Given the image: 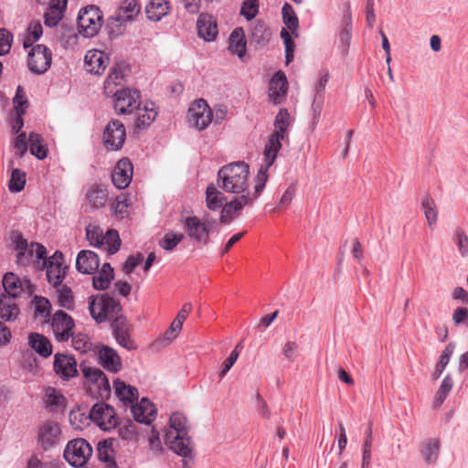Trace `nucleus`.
Here are the masks:
<instances>
[{"mask_svg":"<svg viewBox=\"0 0 468 468\" xmlns=\"http://www.w3.org/2000/svg\"><path fill=\"white\" fill-rule=\"evenodd\" d=\"M250 166L245 162H234L222 166L218 172V186L225 192L235 195L227 202L221 212V219L232 218L244 207L251 206L264 188L258 190V175L255 178L254 190L250 191Z\"/></svg>","mask_w":468,"mask_h":468,"instance_id":"nucleus-1","label":"nucleus"},{"mask_svg":"<svg viewBox=\"0 0 468 468\" xmlns=\"http://www.w3.org/2000/svg\"><path fill=\"white\" fill-rule=\"evenodd\" d=\"M189 423L186 417L175 412L169 419V428L165 431V441L170 449L185 458L190 457L192 443L188 436Z\"/></svg>","mask_w":468,"mask_h":468,"instance_id":"nucleus-2","label":"nucleus"},{"mask_svg":"<svg viewBox=\"0 0 468 468\" xmlns=\"http://www.w3.org/2000/svg\"><path fill=\"white\" fill-rule=\"evenodd\" d=\"M180 224L185 231V236L194 244L207 245L210 235L218 229L217 219L205 214L202 218L194 215L181 216Z\"/></svg>","mask_w":468,"mask_h":468,"instance_id":"nucleus-3","label":"nucleus"},{"mask_svg":"<svg viewBox=\"0 0 468 468\" xmlns=\"http://www.w3.org/2000/svg\"><path fill=\"white\" fill-rule=\"evenodd\" d=\"M10 241L16 251V262L21 266H27L36 262L37 267L43 269L46 265V248L39 243H27L22 233L14 230L10 233Z\"/></svg>","mask_w":468,"mask_h":468,"instance_id":"nucleus-4","label":"nucleus"},{"mask_svg":"<svg viewBox=\"0 0 468 468\" xmlns=\"http://www.w3.org/2000/svg\"><path fill=\"white\" fill-rule=\"evenodd\" d=\"M141 12V6L136 0H123L116 13L109 18L108 27L111 36L122 35L129 23L135 21Z\"/></svg>","mask_w":468,"mask_h":468,"instance_id":"nucleus-5","label":"nucleus"},{"mask_svg":"<svg viewBox=\"0 0 468 468\" xmlns=\"http://www.w3.org/2000/svg\"><path fill=\"white\" fill-rule=\"evenodd\" d=\"M86 238L90 246L96 247L112 255L120 250L121 239L115 229H109L106 233L99 226L90 224L86 228Z\"/></svg>","mask_w":468,"mask_h":468,"instance_id":"nucleus-6","label":"nucleus"},{"mask_svg":"<svg viewBox=\"0 0 468 468\" xmlns=\"http://www.w3.org/2000/svg\"><path fill=\"white\" fill-rule=\"evenodd\" d=\"M288 138L283 134H279L277 133H272L265 145L264 148V164L261 165L258 170V190L265 187L266 182L269 178V169L273 165L277 154L282 148V141H284Z\"/></svg>","mask_w":468,"mask_h":468,"instance_id":"nucleus-7","label":"nucleus"},{"mask_svg":"<svg viewBox=\"0 0 468 468\" xmlns=\"http://www.w3.org/2000/svg\"><path fill=\"white\" fill-rule=\"evenodd\" d=\"M91 445L82 438L70 440L66 444L63 456L73 467H83L92 456Z\"/></svg>","mask_w":468,"mask_h":468,"instance_id":"nucleus-8","label":"nucleus"},{"mask_svg":"<svg viewBox=\"0 0 468 468\" xmlns=\"http://www.w3.org/2000/svg\"><path fill=\"white\" fill-rule=\"evenodd\" d=\"M89 310L91 317L101 324L112 319L120 311V304L112 297L102 294L90 298Z\"/></svg>","mask_w":468,"mask_h":468,"instance_id":"nucleus-9","label":"nucleus"},{"mask_svg":"<svg viewBox=\"0 0 468 468\" xmlns=\"http://www.w3.org/2000/svg\"><path fill=\"white\" fill-rule=\"evenodd\" d=\"M102 26V13L99 7L89 5L82 8L78 16L79 33L85 37H95Z\"/></svg>","mask_w":468,"mask_h":468,"instance_id":"nucleus-10","label":"nucleus"},{"mask_svg":"<svg viewBox=\"0 0 468 468\" xmlns=\"http://www.w3.org/2000/svg\"><path fill=\"white\" fill-rule=\"evenodd\" d=\"M282 17L287 29H282L281 37L282 38L285 46L286 63L288 64L293 58L294 43L291 33L297 37L296 30L298 28V19L289 4H285L282 7Z\"/></svg>","mask_w":468,"mask_h":468,"instance_id":"nucleus-11","label":"nucleus"},{"mask_svg":"<svg viewBox=\"0 0 468 468\" xmlns=\"http://www.w3.org/2000/svg\"><path fill=\"white\" fill-rule=\"evenodd\" d=\"M27 68L37 75L47 72L52 63V52L45 45L31 46V49L27 54Z\"/></svg>","mask_w":468,"mask_h":468,"instance_id":"nucleus-12","label":"nucleus"},{"mask_svg":"<svg viewBox=\"0 0 468 468\" xmlns=\"http://www.w3.org/2000/svg\"><path fill=\"white\" fill-rule=\"evenodd\" d=\"M37 444L44 451L55 448L62 441L60 425L53 420L42 423L37 430Z\"/></svg>","mask_w":468,"mask_h":468,"instance_id":"nucleus-13","label":"nucleus"},{"mask_svg":"<svg viewBox=\"0 0 468 468\" xmlns=\"http://www.w3.org/2000/svg\"><path fill=\"white\" fill-rule=\"evenodd\" d=\"M213 111L203 99L197 100L188 109L189 125L198 131L205 130L213 120Z\"/></svg>","mask_w":468,"mask_h":468,"instance_id":"nucleus-14","label":"nucleus"},{"mask_svg":"<svg viewBox=\"0 0 468 468\" xmlns=\"http://www.w3.org/2000/svg\"><path fill=\"white\" fill-rule=\"evenodd\" d=\"M126 139V131L120 120H112L105 126L102 134V143L108 151L120 150Z\"/></svg>","mask_w":468,"mask_h":468,"instance_id":"nucleus-15","label":"nucleus"},{"mask_svg":"<svg viewBox=\"0 0 468 468\" xmlns=\"http://www.w3.org/2000/svg\"><path fill=\"white\" fill-rule=\"evenodd\" d=\"M89 418L102 431L114 429L118 421L114 409L103 402L96 403L91 408Z\"/></svg>","mask_w":468,"mask_h":468,"instance_id":"nucleus-16","label":"nucleus"},{"mask_svg":"<svg viewBox=\"0 0 468 468\" xmlns=\"http://www.w3.org/2000/svg\"><path fill=\"white\" fill-rule=\"evenodd\" d=\"M112 106L118 114H130L140 103V93L137 90L121 89L112 95Z\"/></svg>","mask_w":468,"mask_h":468,"instance_id":"nucleus-17","label":"nucleus"},{"mask_svg":"<svg viewBox=\"0 0 468 468\" xmlns=\"http://www.w3.org/2000/svg\"><path fill=\"white\" fill-rule=\"evenodd\" d=\"M4 294L13 298L19 297L23 292L31 294L34 292V286L28 279H21L13 272H7L3 277Z\"/></svg>","mask_w":468,"mask_h":468,"instance_id":"nucleus-18","label":"nucleus"},{"mask_svg":"<svg viewBox=\"0 0 468 468\" xmlns=\"http://www.w3.org/2000/svg\"><path fill=\"white\" fill-rule=\"evenodd\" d=\"M74 325L72 318L63 311H58L52 316L51 327L59 342H66L72 336Z\"/></svg>","mask_w":468,"mask_h":468,"instance_id":"nucleus-19","label":"nucleus"},{"mask_svg":"<svg viewBox=\"0 0 468 468\" xmlns=\"http://www.w3.org/2000/svg\"><path fill=\"white\" fill-rule=\"evenodd\" d=\"M44 268L47 269L48 282L53 286L60 285L66 273L63 254L59 251H56L50 258H46V265Z\"/></svg>","mask_w":468,"mask_h":468,"instance_id":"nucleus-20","label":"nucleus"},{"mask_svg":"<svg viewBox=\"0 0 468 468\" xmlns=\"http://www.w3.org/2000/svg\"><path fill=\"white\" fill-rule=\"evenodd\" d=\"M13 105L16 117L12 121L11 129L13 133L18 134L24 126L23 115L27 112L29 106L26 91L21 86H18L16 89V96L13 99Z\"/></svg>","mask_w":468,"mask_h":468,"instance_id":"nucleus-21","label":"nucleus"},{"mask_svg":"<svg viewBox=\"0 0 468 468\" xmlns=\"http://www.w3.org/2000/svg\"><path fill=\"white\" fill-rule=\"evenodd\" d=\"M112 333L116 342L123 348L131 351L135 350L137 346L131 338V325L123 317H117L112 324Z\"/></svg>","mask_w":468,"mask_h":468,"instance_id":"nucleus-22","label":"nucleus"},{"mask_svg":"<svg viewBox=\"0 0 468 468\" xmlns=\"http://www.w3.org/2000/svg\"><path fill=\"white\" fill-rule=\"evenodd\" d=\"M197 36L207 42L214 41L218 35L217 18L208 13H201L197 20Z\"/></svg>","mask_w":468,"mask_h":468,"instance_id":"nucleus-23","label":"nucleus"},{"mask_svg":"<svg viewBox=\"0 0 468 468\" xmlns=\"http://www.w3.org/2000/svg\"><path fill=\"white\" fill-rule=\"evenodd\" d=\"M110 62L107 54L99 49L88 50L84 57L86 71L94 75H101L106 69Z\"/></svg>","mask_w":468,"mask_h":468,"instance_id":"nucleus-24","label":"nucleus"},{"mask_svg":"<svg viewBox=\"0 0 468 468\" xmlns=\"http://www.w3.org/2000/svg\"><path fill=\"white\" fill-rule=\"evenodd\" d=\"M133 167L128 158L119 160L112 171V180L119 189L126 188L133 178Z\"/></svg>","mask_w":468,"mask_h":468,"instance_id":"nucleus-25","label":"nucleus"},{"mask_svg":"<svg viewBox=\"0 0 468 468\" xmlns=\"http://www.w3.org/2000/svg\"><path fill=\"white\" fill-rule=\"evenodd\" d=\"M54 370L62 379H69L78 375L77 362L69 355L56 354L54 356Z\"/></svg>","mask_w":468,"mask_h":468,"instance_id":"nucleus-26","label":"nucleus"},{"mask_svg":"<svg viewBox=\"0 0 468 468\" xmlns=\"http://www.w3.org/2000/svg\"><path fill=\"white\" fill-rule=\"evenodd\" d=\"M134 110H136L134 126L139 130L149 127L158 114L157 108L152 101H145L143 105L140 102Z\"/></svg>","mask_w":468,"mask_h":468,"instance_id":"nucleus-27","label":"nucleus"},{"mask_svg":"<svg viewBox=\"0 0 468 468\" xmlns=\"http://www.w3.org/2000/svg\"><path fill=\"white\" fill-rule=\"evenodd\" d=\"M124 70L121 66L111 69L103 85V92L107 97H112L124 88Z\"/></svg>","mask_w":468,"mask_h":468,"instance_id":"nucleus-28","label":"nucleus"},{"mask_svg":"<svg viewBox=\"0 0 468 468\" xmlns=\"http://www.w3.org/2000/svg\"><path fill=\"white\" fill-rule=\"evenodd\" d=\"M288 90V82L283 72H276L270 80L269 98L273 104H280L286 96Z\"/></svg>","mask_w":468,"mask_h":468,"instance_id":"nucleus-29","label":"nucleus"},{"mask_svg":"<svg viewBox=\"0 0 468 468\" xmlns=\"http://www.w3.org/2000/svg\"><path fill=\"white\" fill-rule=\"evenodd\" d=\"M100 266L99 256L91 250H80L76 259V268L83 274H93Z\"/></svg>","mask_w":468,"mask_h":468,"instance_id":"nucleus-30","label":"nucleus"},{"mask_svg":"<svg viewBox=\"0 0 468 468\" xmlns=\"http://www.w3.org/2000/svg\"><path fill=\"white\" fill-rule=\"evenodd\" d=\"M131 409L134 420L138 422L148 424L155 419L156 409L148 399L143 398L138 403L133 404Z\"/></svg>","mask_w":468,"mask_h":468,"instance_id":"nucleus-31","label":"nucleus"},{"mask_svg":"<svg viewBox=\"0 0 468 468\" xmlns=\"http://www.w3.org/2000/svg\"><path fill=\"white\" fill-rule=\"evenodd\" d=\"M98 357L100 365L106 370L117 373L122 369V359L112 347L103 346L99 350Z\"/></svg>","mask_w":468,"mask_h":468,"instance_id":"nucleus-32","label":"nucleus"},{"mask_svg":"<svg viewBox=\"0 0 468 468\" xmlns=\"http://www.w3.org/2000/svg\"><path fill=\"white\" fill-rule=\"evenodd\" d=\"M422 460L427 464H435L439 459L441 441L438 438H428L419 447Z\"/></svg>","mask_w":468,"mask_h":468,"instance_id":"nucleus-33","label":"nucleus"},{"mask_svg":"<svg viewBox=\"0 0 468 468\" xmlns=\"http://www.w3.org/2000/svg\"><path fill=\"white\" fill-rule=\"evenodd\" d=\"M20 314L16 298L0 293V318L5 322H14Z\"/></svg>","mask_w":468,"mask_h":468,"instance_id":"nucleus-34","label":"nucleus"},{"mask_svg":"<svg viewBox=\"0 0 468 468\" xmlns=\"http://www.w3.org/2000/svg\"><path fill=\"white\" fill-rule=\"evenodd\" d=\"M113 388L115 396L124 406L132 407L133 402L138 399L139 393L137 388L124 381L116 379L113 382Z\"/></svg>","mask_w":468,"mask_h":468,"instance_id":"nucleus-35","label":"nucleus"},{"mask_svg":"<svg viewBox=\"0 0 468 468\" xmlns=\"http://www.w3.org/2000/svg\"><path fill=\"white\" fill-rule=\"evenodd\" d=\"M44 401L49 411L54 413L63 412L67 406V400L63 394L52 387L45 389Z\"/></svg>","mask_w":468,"mask_h":468,"instance_id":"nucleus-36","label":"nucleus"},{"mask_svg":"<svg viewBox=\"0 0 468 468\" xmlns=\"http://www.w3.org/2000/svg\"><path fill=\"white\" fill-rule=\"evenodd\" d=\"M67 0H50L48 8L47 9L44 17L45 24L48 27H55L62 19L64 12L67 7Z\"/></svg>","mask_w":468,"mask_h":468,"instance_id":"nucleus-37","label":"nucleus"},{"mask_svg":"<svg viewBox=\"0 0 468 468\" xmlns=\"http://www.w3.org/2000/svg\"><path fill=\"white\" fill-rule=\"evenodd\" d=\"M171 5L168 0H151L145 7L149 20L157 22L170 13Z\"/></svg>","mask_w":468,"mask_h":468,"instance_id":"nucleus-38","label":"nucleus"},{"mask_svg":"<svg viewBox=\"0 0 468 468\" xmlns=\"http://www.w3.org/2000/svg\"><path fill=\"white\" fill-rule=\"evenodd\" d=\"M28 346L43 357H48L52 354V346L50 341L41 334H29Z\"/></svg>","mask_w":468,"mask_h":468,"instance_id":"nucleus-39","label":"nucleus"},{"mask_svg":"<svg viewBox=\"0 0 468 468\" xmlns=\"http://www.w3.org/2000/svg\"><path fill=\"white\" fill-rule=\"evenodd\" d=\"M352 37V16L349 8L343 18V27L339 32V49L343 55H346L350 47Z\"/></svg>","mask_w":468,"mask_h":468,"instance_id":"nucleus-40","label":"nucleus"},{"mask_svg":"<svg viewBox=\"0 0 468 468\" xmlns=\"http://www.w3.org/2000/svg\"><path fill=\"white\" fill-rule=\"evenodd\" d=\"M246 46L247 42L244 30L241 27L235 28L229 36V51L242 58L246 53Z\"/></svg>","mask_w":468,"mask_h":468,"instance_id":"nucleus-41","label":"nucleus"},{"mask_svg":"<svg viewBox=\"0 0 468 468\" xmlns=\"http://www.w3.org/2000/svg\"><path fill=\"white\" fill-rule=\"evenodd\" d=\"M108 194L104 187L92 185L86 193V199L93 208H99L105 205Z\"/></svg>","mask_w":468,"mask_h":468,"instance_id":"nucleus-42","label":"nucleus"},{"mask_svg":"<svg viewBox=\"0 0 468 468\" xmlns=\"http://www.w3.org/2000/svg\"><path fill=\"white\" fill-rule=\"evenodd\" d=\"M113 278L114 272L111 264L104 263L98 274L93 277V287L96 290H105L110 286Z\"/></svg>","mask_w":468,"mask_h":468,"instance_id":"nucleus-43","label":"nucleus"},{"mask_svg":"<svg viewBox=\"0 0 468 468\" xmlns=\"http://www.w3.org/2000/svg\"><path fill=\"white\" fill-rule=\"evenodd\" d=\"M223 193L218 190L215 185L210 184L206 189V206L209 210H218L223 208V202L225 201Z\"/></svg>","mask_w":468,"mask_h":468,"instance_id":"nucleus-44","label":"nucleus"},{"mask_svg":"<svg viewBox=\"0 0 468 468\" xmlns=\"http://www.w3.org/2000/svg\"><path fill=\"white\" fill-rule=\"evenodd\" d=\"M28 143L30 153L37 158L42 160L48 155V147L43 143V138L40 134L30 133L28 136Z\"/></svg>","mask_w":468,"mask_h":468,"instance_id":"nucleus-45","label":"nucleus"},{"mask_svg":"<svg viewBox=\"0 0 468 468\" xmlns=\"http://www.w3.org/2000/svg\"><path fill=\"white\" fill-rule=\"evenodd\" d=\"M452 387H453L452 378L448 374L442 379V381L435 394L433 403H432L433 408L438 409L443 404V402L445 401L449 393L452 389Z\"/></svg>","mask_w":468,"mask_h":468,"instance_id":"nucleus-46","label":"nucleus"},{"mask_svg":"<svg viewBox=\"0 0 468 468\" xmlns=\"http://www.w3.org/2000/svg\"><path fill=\"white\" fill-rule=\"evenodd\" d=\"M421 208L424 212L429 227H433L438 218V210L435 200L430 196H425L421 200Z\"/></svg>","mask_w":468,"mask_h":468,"instance_id":"nucleus-47","label":"nucleus"},{"mask_svg":"<svg viewBox=\"0 0 468 468\" xmlns=\"http://www.w3.org/2000/svg\"><path fill=\"white\" fill-rule=\"evenodd\" d=\"M185 238L186 236L182 232L169 230L160 239L159 246L166 251H172Z\"/></svg>","mask_w":468,"mask_h":468,"instance_id":"nucleus-48","label":"nucleus"},{"mask_svg":"<svg viewBox=\"0 0 468 468\" xmlns=\"http://www.w3.org/2000/svg\"><path fill=\"white\" fill-rule=\"evenodd\" d=\"M37 318L48 321L50 317L51 304L49 301L43 296H35L32 302Z\"/></svg>","mask_w":468,"mask_h":468,"instance_id":"nucleus-49","label":"nucleus"},{"mask_svg":"<svg viewBox=\"0 0 468 468\" xmlns=\"http://www.w3.org/2000/svg\"><path fill=\"white\" fill-rule=\"evenodd\" d=\"M292 119L286 109H281L276 115L274 127V133L288 136V129L291 125Z\"/></svg>","mask_w":468,"mask_h":468,"instance_id":"nucleus-50","label":"nucleus"},{"mask_svg":"<svg viewBox=\"0 0 468 468\" xmlns=\"http://www.w3.org/2000/svg\"><path fill=\"white\" fill-rule=\"evenodd\" d=\"M43 34V27L39 21H33L27 27V34L24 40V48H28L34 46Z\"/></svg>","mask_w":468,"mask_h":468,"instance_id":"nucleus-51","label":"nucleus"},{"mask_svg":"<svg viewBox=\"0 0 468 468\" xmlns=\"http://www.w3.org/2000/svg\"><path fill=\"white\" fill-rule=\"evenodd\" d=\"M452 239L457 246L458 251L462 257L468 256V236L465 231L457 228L452 235Z\"/></svg>","mask_w":468,"mask_h":468,"instance_id":"nucleus-52","label":"nucleus"},{"mask_svg":"<svg viewBox=\"0 0 468 468\" xmlns=\"http://www.w3.org/2000/svg\"><path fill=\"white\" fill-rule=\"evenodd\" d=\"M26 185V173L16 168L12 171L8 187L11 192L16 193L24 189Z\"/></svg>","mask_w":468,"mask_h":468,"instance_id":"nucleus-53","label":"nucleus"},{"mask_svg":"<svg viewBox=\"0 0 468 468\" xmlns=\"http://www.w3.org/2000/svg\"><path fill=\"white\" fill-rule=\"evenodd\" d=\"M57 298L58 304L67 309H71L74 304V299L71 290L67 286H60L57 289Z\"/></svg>","mask_w":468,"mask_h":468,"instance_id":"nucleus-54","label":"nucleus"},{"mask_svg":"<svg viewBox=\"0 0 468 468\" xmlns=\"http://www.w3.org/2000/svg\"><path fill=\"white\" fill-rule=\"evenodd\" d=\"M129 203L124 195L116 197L115 202L112 206V210L119 218H124L129 215Z\"/></svg>","mask_w":468,"mask_h":468,"instance_id":"nucleus-55","label":"nucleus"},{"mask_svg":"<svg viewBox=\"0 0 468 468\" xmlns=\"http://www.w3.org/2000/svg\"><path fill=\"white\" fill-rule=\"evenodd\" d=\"M259 12L258 0H244L241 8L240 15L247 20L253 19Z\"/></svg>","mask_w":468,"mask_h":468,"instance_id":"nucleus-56","label":"nucleus"},{"mask_svg":"<svg viewBox=\"0 0 468 468\" xmlns=\"http://www.w3.org/2000/svg\"><path fill=\"white\" fill-rule=\"evenodd\" d=\"M147 441L151 452L154 453H161L163 452L159 432L154 428H151L147 432Z\"/></svg>","mask_w":468,"mask_h":468,"instance_id":"nucleus-57","label":"nucleus"},{"mask_svg":"<svg viewBox=\"0 0 468 468\" xmlns=\"http://www.w3.org/2000/svg\"><path fill=\"white\" fill-rule=\"evenodd\" d=\"M92 387L91 392L97 397L103 399L110 395L111 386L105 374Z\"/></svg>","mask_w":468,"mask_h":468,"instance_id":"nucleus-58","label":"nucleus"},{"mask_svg":"<svg viewBox=\"0 0 468 468\" xmlns=\"http://www.w3.org/2000/svg\"><path fill=\"white\" fill-rule=\"evenodd\" d=\"M82 373L86 378L88 388L92 391L93 385L104 375V373L96 367H84Z\"/></svg>","mask_w":468,"mask_h":468,"instance_id":"nucleus-59","label":"nucleus"},{"mask_svg":"<svg viewBox=\"0 0 468 468\" xmlns=\"http://www.w3.org/2000/svg\"><path fill=\"white\" fill-rule=\"evenodd\" d=\"M252 38L259 44H265L271 38V31L263 24L258 23L252 30Z\"/></svg>","mask_w":468,"mask_h":468,"instance_id":"nucleus-60","label":"nucleus"},{"mask_svg":"<svg viewBox=\"0 0 468 468\" xmlns=\"http://www.w3.org/2000/svg\"><path fill=\"white\" fill-rule=\"evenodd\" d=\"M72 346L80 353H86L90 349L91 343L87 335L84 334H77L72 335Z\"/></svg>","mask_w":468,"mask_h":468,"instance_id":"nucleus-61","label":"nucleus"},{"mask_svg":"<svg viewBox=\"0 0 468 468\" xmlns=\"http://www.w3.org/2000/svg\"><path fill=\"white\" fill-rule=\"evenodd\" d=\"M13 148L15 154L18 157H22L27 151V134L21 132L16 135L13 141Z\"/></svg>","mask_w":468,"mask_h":468,"instance_id":"nucleus-62","label":"nucleus"},{"mask_svg":"<svg viewBox=\"0 0 468 468\" xmlns=\"http://www.w3.org/2000/svg\"><path fill=\"white\" fill-rule=\"evenodd\" d=\"M13 43V35L5 28H0V56L9 53Z\"/></svg>","mask_w":468,"mask_h":468,"instance_id":"nucleus-63","label":"nucleus"},{"mask_svg":"<svg viewBox=\"0 0 468 468\" xmlns=\"http://www.w3.org/2000/svg\"><path fill=\"white\" fill-rule=\"evenodd\" d=\"M299 345L296 341H287L282 347V355L289 362H294L298 356Z\"/></svg>","mask_w":468,"mask_h":468,"instance_id":"nucleus-64","label":"nucleus"}]
</instances>
